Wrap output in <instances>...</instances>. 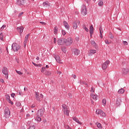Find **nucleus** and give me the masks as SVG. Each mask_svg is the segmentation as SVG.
<instances>
[{"label": "nucleus", "instance_id": "29", "mask_svg": "<svg viewBox=\"0 0 129 129\" xmlns=\"http://www.w3.org/2000/svg\"><path fill=\"white\" fill-rule=\"evenodd\" d=\"M36 120H37V121H38V122H40V121H41V120H42V118H41V116H38L37 115V117L35 118Z\"/></svg>", "mask_w": 129, "mask_h": 129}, {"label": "nucleus", "instance_id": "52", "mask_svg": "<svg viewBox=\"0 0 129 129\" xmlns=\"http://www.w3.org/2000/svg\"><path fill=\"white\" fill-rule=\"evenodd\" d=\"M105 43L106 44H110V42H109L107 40H105Z\"/></svg>", "mask_w": 129, "mask_h": 129}, {"label": "nucleus", "instance_id": "32", "mask_svg": "<svg viewBox=\"0 0 129 129\" xmlns=\"http://www.w3.org/2000/svg\"><path fill=\"white\" fill-rule=\"evenodd\" d=\"M57 33H58V27L57 26H55L54 27V34L56 35Z\"/></svg>", "mask_w": 129, "mask_h": 129}, {"label": "nucleus", "instance_id": "11", "mask_svg": "<svg viewBox=\"0 0 129 129\" xmlns=\"http://www.w3.org/2000/svg\"><path fill=\"white\" fill-rule=\"evenodd\" d=\"M57 44L59 45H64V38H59V39H58Z\"/></svg>", "mask_w": 129, "mask_h": 129}, {"label": "nucleus", "instance_id": "33", "mask_svg": "<svg viewBox=\"0 0 129 129\" xmlns=\"http://www.w3.org/2000/svg\"><path fill=\"white\" fill-rule=\"evenodd\" d=\"M5 97H6V100L7 101L11 99V97H10V95H6Z\"/></svg>", "mask_w": 129, "mask_h": 129}, {"label": "nucleus", "instance_id": "31", "mask_svg": "<svg viewBox=\"0 0 129 129\" xmlns=\"http://www.w3.org/2000/svg\"><path fill=\"white\" fill-rule=\"evenodd\" d=\"M109 37L110 38V39H111L112 40L113 39V38H114V36H113V34H112V33L111 32L109 33Z\"/></svg>", "mask_w": 129, "mask_h": 129}, {"label": "nucleus", "instance_id": "45", "mask_svg": "<svg viewBox=\"0 0 129 129\" xmlns=\"http://www.w3.org/2000/svg\"><path fill=\"white\" fill-rule=\"evenodd\" d=\"M84 29L85 30H86L87 32H89V30L88 29V28H87V27H86V26H84Z\"/></svg>", "mask_w": 129, "mask_h": 129}, {"label": "nucleus", "instance_id": "43", "mask_svg": "<svg viewBox=\"0 0 129 129\" xmlns=\"http://www.w3.org/2000/svg\"><path fill=\"white\" fill-rule=\"evenodd\" d=\"M94 91H95V89H94L93 87H92L91 88V92H94Z\"/></svg>", "mask_w": 129, "mask_h": 129}, {"label": "nucleus", "instance_id": "44", "mask_svg": "<svg viewBox=\"0 0 129 129\" xmlns=\"http://www.w3.org/2000/svg\"><path fill=\"white\" fill-rule=\"evenodd\" d=\"M27 42H28V40H24L23 44H24V45L25 47H26V46L27 45Z\"/></svg>", "mask_w": 129, "mask_h": 129}, {"label": "nucleus", "instance_id": "62", "mask_svg": "<svg viewBox=\"0 0 129 129\" xmlns=\"http://www.w3.org/2000/svg\"><path fill=\"white\" fill-rule=\"evenodd\" d=\"M43 123H46V122H47V120H46V119H43Z\"/></svg>", "mask_w": 129, "mask_h": 129}, {"label": "nucleus", "instance_id": "17", "mask_svg": "<svg viewBox=\"0 0 129 129\" xmlns=\"http://www.w3.org/2000/svg\"><path fill=\"white\" fill-rule=\"evenodd\" d=\"M43 6L47 8V7H51V4L49 3V2L46 1L43 3Z\"/></svg>", "mask_w": 129, "mask_h": 129}, {"label": "nucleus", "instance_id": "48", "mask_svg": "<svg viewBox=\"0 0 129 129\" xmlns=\"http://www.w3.org/2000/svg\"><path fill=\"white\" fill-rule=\"evenodd\" d=\"M35 125L30 126L28 129H35Z\"/></svg>", "mask_w": 129, "mask_h": 129}, {"label": "nucleus", "instance_id": "37", "mask_svg": "<svg viewBox=\"0 0 129 129\" xmlns=\"http://www.w3.org/2000/svg\"><path fill=\"white\" fill-rule=\"evenodd\" d=\"M29 36H30V34H27L25 38V40L28 41L29 40Z\"/></svg>", "mask_w": 129, "mask_h": 129}, {"label": "nucleus", "instance_id": "54", "mask_svg": "<svg viewBox=\"0 0 129 129\" xmlns=\"http://www.w3.org/2000/svg\"><path fill=\"white\" fill-rule=\"evenodd\" d=\"M99 31H100V32H103L102 31V26H100Z\"/></svg>", "mask_w": 129, "mask_h": 129}, {"label": "nucleus", "instance_id": "63", "mask_svg": "<svg viewBox=\"0 0 129 129\" xmlns=\"http://www.w3.org/2000/svg\"><path fill=\"white\" fill-rule=\"evenodd\" d=\"M35 105L34 104H32L31 106V107H32V108H34V107H35Z\"/></svg>", "mask_w": 129, "mask_h": 129}, {"label": "nucleus", "instance_id": "20", "mask_svg": "<svg viewBox=\"0 0 129 129\" xmlns=\"http://www.w3.org/2000/svg\"><path fill=\"white\" fill-rule=\"evenodd\" d=\"M17 29V31H18V32H20L21 34H22L23 32H24V27H18Z\"/></svg>", "mask_w": 129, "mask_h": 129}, {"label": "nucleus", "instance_id": "55", "mask_svg": "<svg viewBox=\"0 0 129 129\" xmlns=\"http://www.w3.org/2000/svg\"><path fill=\"white\" fill-rule=\"evenodd\" d=\"M22 15H24V12L20 13L19 15V17H21Z\"/></svg>", "mask_w": 129, "mask_h": 129}, {"label": "nucleus", "instance_id": "39", "mask_svg": "<svg viewBox=\"0 0 129 129\" xmlns=\"http://www.w3.org/2000/svg\"><path fill=\"white\" fill-rule=\"evenodd\" d=\"M9 103H10V104H11L12 105H14V102L13 101H12V100H8V101H7Z\"/></svg>", "mask_w": 129, "mask_h": 129}, {"label": "nucleus", "instance_id": "30", "mask_svg": "<svg viewBox=\"0 0 129 129\" xmlns=\"http://www.w3.org/2000/svg\"><path fill=\"white\" fill-rule=\"evenodd\" d=\"M98 5L100 7H102L103 6V1L102 0H100L98 3Z\"/></svg>", "mask_w": 129, "mask_h": 129}, {"label": "nucleus", "instance_id": "58", "mask_svg": "<svg viewBox=\"0 0 129 129\" xmlns=\"http://www.w3.org/2000/svg\"><path fill=\"white\" fill-rule=\"evenodd\" d=\"M79 83H80V84H83V83H84V82H83V81L82 80H80Z\"/></svg>", "mask_w": 129, "mask_h": 129}, {"label": "nucleus", "instance_id": "24", "mask_svg": "<svg viewBox=\"0 0 129 129\" xmlns=\"http://www.w3.org/2000/svg\"><path fill=\"white\" fill-rule=\"evenodd\" d=\"M43 74H44V75H46L47 76H50V75H51V73L50 71H45L44 73Z\"/></svg>", "mask_w": 129, "mask_h": 129}, {"label": "nucleus", "instance_id": "26", "mask_svg": "<svg viewBox=\"0 0 129 129\" xmlns=\"http://www.w3.org/2000/svg\"><path fill=\"white\" fill-rule=\"evenodd\" d=\"M118 93L119 94H122L124 93V90H123V89H122V88H121L120 89H119L118 91Z\"/></svg>", "mask_w": 129, "mask_h": 129}, {"label": "nucleus", "instance_id": "19", "mask_svg": "<svg viewBox=\"0 0 129 129\" xmlns=\"http://www.w3.org/2000/svg\"><path fill=\"white\" fill-rule=\"evenodd\" d=\"M120 102H121L120 98H117L116 101V106H119L120 105Z\"/></svg>", "mask_w": 129, "mask_h": 129}, {"label": "nucleus", "instance_id": "50", "mask_svg": "<svg viewBox=\"0 0 129 129\" xmlns=\"http://www.w3.org/2000/svg\"><path fill=\"white\" fill-rule=\"evenodd\" d=\"M53 42H54V44H56V43H57V39L55 37H54V38H53Z\"/></svg>", "mask_w": 129, "mask_h": 129}, {"label": "nucleus", "instance_id": "13", "mask_svg": "<svg viewBox=\"0 0 129 129\" xmlns=\"http://www.w3.org/2000/svg\"><path fill=\"white\" fill-rule=\"evenodd\" d=\"M72 52H73L75 55L78 56L79 54H80V50H78L77 48H74L72 49Z\"/></svg>", "mask_w": 129, "mask_h": 129}, {"label": "nucleus", "instance_id": "57", "mask_svg": "<svg viewBox=\"0 0 129 129\" xmlns=\"http://www.w3.org/2000/svg\"><path fill=\"white\" fill-rule=\"evenodd\" d=\"M123 45H127V42L126 41H123Z\"/></svg>", "mask_w": 129, "mask_h": 129}, {"label": "nucleus", "instance_id": "6", "mask_svg": "<svg viewBox=\"0 0 129 129\" xmlns=\"http://www.w3.org/2000/svg\"><path fill=\"white\" fill-rule=\"evenodd\" d=\"M2 73L3 74H5V78L8 79L9 78V71L8 70V68H7L6 67H4L2 70Z\"/></svg>", "mask_w": 129, "mask_h": 129}, {"label": "nucleus", "instance_id": "23", "mask_svg": "<svg viewBox=\"0 0 129 129\" xmlns=\"http://www.w3.org/2000/svg\"><path fill=\"white\" fill-rule=\"evenodd\" d=\"M73 29H75V30H76V29L78 28V25H77V22H75L73 23Z\"/></svg>", "mask_w": 129, "mask_h": 129}, {"label": "nucleus", "instance_id": "14", "mask_svg": "<svg viewBox=\"0 0 129 129\" xmlns=\"http://www.w3.org/2000/svg\"><path fill=\"white\" fill-rule=\"evenodd\" d=\"M122 74L123 75H127L129 74V69H123L122 70Z\"/></svg>", "mask_w": 129, "mask_h": 129}, {"label": "nucleus", "instance_id": "2", "mask_svg": "<svg viewBox=\"0 0 129 129\" xmlns=\"http://www.w3.org/2000/svg\"><path fill=\"white\" fill-rule=\"evenodd\" d=\"M12 49L14 52H18L21 49V46L17 43H14L12 45Z\"/></svg>", "mask_w": 129, "mask_h": 129}, {"label": "nucleus", "instance_id": "38", "mask_svg": "<svg viewBox=\"0 0 129 129\" xmlns=\"http://www.w3.org/2000/svg\"><path fill=\"white\" fill-rule=\"evenodd\" d=\"M16 72L19 75H22V74H23V73H21V71H17V70H16Z\"/></svg>", "mask_w": 129, "mask_h": 129}, {"label": "nucleus", "instance_id": "60", "mask_svg": "<svg viewBox=\"0 0 129 129\" xmlns=\"http://www.w3.org/2000/svg\"><path fill=\"white\" fill-rule=\"evenodd\" d=\"M72 77H73V78H74V79H76V77H77V76H76V75H73V76H72Z\"/></svg>", "mask_w": 129, "mask_h": 129}, {"label": "nucleus", "instance_id": "25", "mask_svg": "<svg viewBox=\"0 0 129 129\" xmlns=\"http://www.w3.org/2000/svg\"><path fill=\"white\" fill-rule=\"evenodd\" d=\"M91 44H92V45L93 46H95L96 49H98V47L97 46H96V43H95V41H94L93 40H91Z\"/></svg>", "mask_w": 129, "mask_h": 129}, {"label": "nucleus", "instance_id": "35", "mask_svg": "<svg viewBox=\"0 0 129 129\" xmlns=\"http://www.w3.org/2000/svg\"><path fill=\"white\" fill-rule=\"evenodd\" d=\"M96 124H97L98 128H102V126H101V124H100V123H98V124L97 123H96Z\"/></svg>", "mask_w": 129, "mask_h": 129}, {"label": "nucleus", "instance_id": "9", "mask_svg": "<svg viewBox=\"0 0 129 129\" xmlns=\"http://www.w3.org/2000/svg\"><path fill=\"white\" fill-rule=\"evenodd\" d=\"M110 63L109 60H107L102 65V68L103 70H105L107 68V66Z\"/></svg>", "mask_w": 129, "mask_h": 129}, {"label": "nucleus", "instance_id": "7", "mask_svg": "<svg viewBox=\"0 0 129 129\" xmlns=\"http://www.w3.org/2000/svg\"><path fill=\"white\" fill-rule=\"evenodd\" d=\"M62 110L64 112V114L66 115H69V110H68V108H67V106L66 104L62 105Z\"/></svg>", "mask_w": 129, "mask_h": 129}, {"label": "nucleus", "instance_id": "4", "mask_svg": "<svg viewBox=\"0 0 129 129\" xmlns=\"http://www.w3.org/2000/svg\"><path fill=\"white\" fill-rule=\"evenodd\" d=\"M11 116V111L10 109L8 107H6L5 110V114L4 117L5 118H9Z\"/></svg>", "mask_w": 129, "mask_h": 129}, {"label": "nucleus", "instance_id": "1", "mask_svg": "<svg viewBox=\"0 0 129 129\" xmlns=\"http://www.w3.org/2000/svg\"><path fill=\"white\" fill-rule=\"evenodd\" d=\"M63 43L64 45H66V46H70V45L73 43V40L71 37L67 39L63 38Z\"/></svg>", "mask_w": 129, "mask_h": 129}, {"label": "nucleus", "instance_id": "61", "mask_svg": "<svg viewBox=\"0 0 129 129\" xmlns=\"http://www.w3.org/2000/svg\"><path fill=\"white\" fill-rule=\"evenodd\" d=\"M85 1L87 3V4H89V2H90V0H85Z\"/></svg>", "mask_w": 129, "mask_h": 129}, {"label": "nucleus", "instance_id": "59", "mask_svg": "<svg viewBox=\"0 0 129 129\" xmlns=\"http://www.w3.org/2000/svg\"><path fill=\"white\" fill-rule=\"evenodd\" d=\"M0 82H2V83H4V82H5V81H4V79H0Z\"/></svg>", "mask_w": 129, "mask_h": 129}, {"label": "nucleus", "instance_id": "40", "mask_svg": "<svg viewBox=\"0 0 129 129\" xmlns=\"http://www.w3.org/2000/svg\"><path fill=\"white\" fill-rule=\"evenodd\" d=\"M32 64H33V65H34V66H36V67H38V66H42V64H37L36 63L32 61Z\"/></svg>", "mask_w": 129, "mask_h": 129}, {"label": "nucleus", "instance_id": "47", "mask_svg": "<svg viewBox=\"0 0 129 129\" xmlns=\"http://www.w3.org/2000/svg\"><path fill=\"white\" fill-rule=\"evenodd\" d=\"M61 32L63 36H65V35H66V31H65V30H61Z\"/></svg>", "mask_w": 129, "mask_h": 129}, {"label": "nucleus", "instance_id": "22", "mask_svg": "<svg viewBox=\"0 0 129 129\" xmlns=\"http://www.w3.org/2000/svg\"><path fill=\"white\" fill-rule=\"evenodd\" d=\"M91 97H92L94 100H97V96L93 93L91 94Z\"/></svg>", "mask_w": 129, "mask_h": 129}, {"label": "nucleus", "instance_id": "64", "mask_svg": "<svg viewBox=\"0 0 129 129\" xmlns=\"http://www.w3.org/2000/svg\"><path fill=\"white\" fill-rule=\"evenodd\" d=\"M56 6H57V7H59V3L58 2L55 3Z\"/></svg>", "mask_w": 129, "mask_h": 129}, {"label": "nucleus", "instance_id": "34", "mask_svg": "<svg viewBox=\"0 0 129 129\" xmlns=\"http://www.w3.org/2000/svg\"><path fill=\"white\" fill-rule=\"evenodd\" d=\"M0 39L1 41H4V33L3 32L0 34Z\"/></svg>", "mask_w": 129, "mask_h": 129}, {"label": "nucleus", "instance_id": "16", "mask_svg": "<svg viewBox=\"0 0 129 129\" xmlns=\"http://www.w3.org/2000/svg\"><path fill=\"white\" fill-rule=\"evenodd\" d=\"M54 58L57 63H59L60 64L62 63V62H61V58L59 55H55Z\"/></svg>", "mask_w": 129, "mask_h": 129}, {"label": "nucleus", "instance_id": "27", "mask_svg": "<svg viewBox=\"0 0 129 129\" xmlns=\"http://www.w3.org/2000/svg\"><path fill=\"white\" fill-rule=\"evenodd\" d=\"M95 53H96V50H93V49H91L90 51L89 56H90V55H92L91 54H95Z\"/></svg>", "mask_w": 129, "mask_h": 129}, {"label": "nucleus", "instance_id": "3", "mask_svg": "<svg viewBox=\"0 0 129 129\" xmlns=\"http://www.w3.org/2000/svg\"><path fill=\"white\" fill-rule=\"evenodd\" d=\"M35 97L37 101H41V98H43L44 96L38 92H35Z\"/></svg>", "mask_w": 129, "mask_h": 129}, {"label": "nucleus", "instance_id": "36", "mask_svg": "<svg viewBox=\"0 0 129 129\" xmlns=\"http://www.w3.org/2000/svg\"><path fill=\"white\" fill-rule=\"evenodd\" d=\"M16 106L20 107V106H21L22 105V104L20 102H17L16 103Z\"/></svg>", "mask_w": 129, "mask_h": 129}, {"label": "nucleus", "instance_id": "42", "mask_svg": "<svg viewBox=\"0 0 129 129\" xmlns=\"http://www.w3.org/2000/svg\"><path fill=\"white\" fill-rule=\"evenodd\" d=\"M102 103L104 105L106 104V99H103L102 100Z\"/></svg>", "mask_w": 129, "mask_h": 129}, {"label": "nucleus", "instance_id": "15", "mask_svg": "<svg viewBox=\"0 0 129 129\" xmlns=\"http://www.w3.org/2000/svg\"><path fill=\"white\" fill-rule=\"evenodd\" d=\"M93 25H91L90 26V30H89V32H90V37H92V35H93V33L94 32V31L93 30Z\"/></svg>", "mask_w": 129, "mask_h": 129}, {"label": "nucleus", "instance_id": "18", "mask_svg": "<svg viewBox=\"0 0 129 129\" xmlns=\"http://www.w3.org/2000/svg\"><path fill=\"white\" fill-rule=\"evenodd\" d=\"M63 26H64L66 29H67L68 30H69V29H70V26H69L68 23H67V22L65 21H63Z\"/></svg>", "mask_w": 129, "mask_h": 129}, {"label": "nucleus", "instance_id": "46", "mask_svg": "<svg viewBox=\"0 0 129 129\" xmlns=\"http://www.w3.org/2000/svg\"><path fill=\"white\" fill-rule=\"evenodd\" d=\"M40 24H41V25H43V26H46V25H47V23L43 22H40Z\"/></svg>", "mask_w": 129, "mask_h": 129}, {"label": "nucleus", "instance_id": "10", "mask_svg": "<svg viewBox=\"0 0 129 129\" xmlns=\"http://www.w3.org/2000/svg\"><path fill=\"white\" fill-rule=\"evenodd\" d=\"M96 113L97 114L101 115V116H106V114L101 109L97 110L96 111Z\"/></svg>", "mask_w": 129, "mask_h": 129}, {"label": "nucleus", "instance_id": "56", "mask_svg": "<svg viewBox=\"0 0 129 129\" xmlns=\"http://www.w3.org/2000/svg\"><path fill=\"white\" fill-rule=\"evenodd\" d=\"M83 84H84L85 85H86L87 86V87H88V84H87V83L84 82L83 83Z\"/></svg>", "mask_w": 129, "mask_h": 129}, {"label": "nucleus", "instance_id": "28", "mask_svg": "<svg viewBox=\"0 0 129 129\" xmlns=\"http://www.w3.org/2000/svg\"><path fill=\"white\" fill-rule=\"evenodd\" d=\"M61 50L63 53H66L67 51V48H66V47L65 46H62L61 47Z\"/></svg>", "mask_w": 129, "mask_h": 129}, {"label": "nucleus", "instance_id": "21", "mask_svg": "<svg viewBox=\"0 0 129 129\" xmlns=\"http://www.w3.org/2000/svg\"><path fill=\"white\" fill-rule=\"evenodd\" d=\"M73 120H75V121H76V122H77L79 124H82V123H81V122H80L79 121V120L78 119V118H77V117H73Z\"/></svg>", "mask_w": 129, "mask_h": 129}, {"label": "nucleus", "instance_id": "41", "mask_svg": "<svg viewBox=\"0 0 129 129\" xmlns=\"http://www.w3.org/2000/svg\"><path fill=\"white\" fill-rule=\"evenodd\" d=\"M45 70H46V68L45 67H42L41 69V72H42V73H44V71H45Z\"/></svg>", "mask_w": 129, "mask_h": 129}, {"label": "nucleus", "instance_id": "5", "mask_svg": "<svg viewBox=\"0 0 129 129\" xmlns=\"http://www.w3.org/2000/svg\"><path fill=\"white\" fill-rule=\"evenodd\" d=\"M44 113H45V107H43L42 108L37 111V116H43V115H44Z\"/></svg>", "mask_w": 129, "mask_h": 129}, {"label": "nucleus", "instance_id": "8", "mask_svg": "<svg viewBox=\"0 0 129 129\" xmlns=\"http://www.w3.org/2000/svg\"><path fill=\"white\" fill-rule=\"evenodd\" d=\"M82 15L83 16H85L87 15V9H86V6L85 5H83L82 10H81Z\"/></svg>", "mask_w": 129, "mask_h": 129}, {"label": "nucleus", "instance_id": "53", "mask_svg": "<svg viewBox=\"0 0 129 129\" xmlns=\"http://www.w3.org/2000/svg\"><path fill=\"white\" fill-rule=\"evenodd\" d=\"M5 28H6V25H3L2 27H1V29L4 30V29H5Z\"/></svg>", "mask_w": 129, "mask_h": 129}, {"label": "nucleus", "instance_id": "12", "mask_svg": "<svg viewBox=\"0 0 129 129\" xmlns=\"http://www.w3.org/2000/svg\"><path fill=\"white\" fill-rule=\"evenodd\" d=\"M25 0H17L16 4L18 6H23V5H25Z\"/></svg>", "mask_w": 129, "mask_h": 129}, {"label": "nucleus", "instance_id": "49", "mask_svg": "<svg viewBox=\"0 0 129 129\" xmlns=\"http://www.w3.org/2000/svg\"><path fill=\"white\" fill-rule=\"evenodd\" d=\"M102 33H103V31L100 32V37L101 38V39H102V38H103V37L102 36Z\"/></svg>", "mask_w": 129, "mask_h": 129}, {"label": "nucleus", "instance_id": "51", "mask_svg": "<svg viewBox=\"0 0 129 129\" xmlns=\"http://www.w3.org/2000/svg\"><path fill=\"white\" fill-rule=\"evenodd\" d=\"M11 95L12 97H13L14 98L15 97V96L16 95V94L13 93L11 94Z\"/></svg>", "mask_w": 129, "mask_h": 129}]
</instances>
